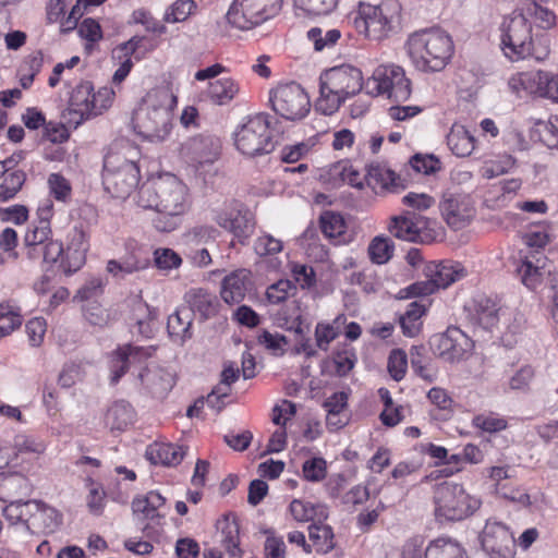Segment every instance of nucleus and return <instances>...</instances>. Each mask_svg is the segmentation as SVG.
Masks as SVG:
<instances>
[{
	"label": "nucleus",
	"mask_w": 558,
	"mask_h": 558,
	"mask_svg": "<svg viewBox=\"0 0 558 558\" xmlns=\"http://www.w3.org/2000/svg\"><path fill=\"white\" fill-rule=\"evenodd\" d=\"M395 243L386 235H376L367 247V254L373 264L385 265L393 256Z\"/></svg>",
	"instance_id": "obj_43"
},
{
	"label": "nucleus",
	"mask_w": 558,
	"mask_h": 558,
	"mask_svg": "<svg viewBox=\"0 0 558 558\" xmlns=\"http://www.w3.org/2000/svg\"><path fill=\"white\" fill-rule=\"evenodd\" d=\"M135 421V411L126 401L114 402L105 415L106 425L112 430H123Z\"/></svg>",
	"instance_id": "obj_37"
},
{
	"label": "nucleus",
	"mask_w": 558,
	"mask_h": 558,
	"mask_svg": "<svg viewBox=\"0 0 558 558\" xmlns=\"http://www.w3.org/2000/svg\"><path fill=\"white\" fill-rule=\"evenodd\" d=\"M341 38V32L337 28L323 29L320 27H312L307 32V39L313 44L316 51L331 49Z\"/></svg>",
	"instance_id": "obj_49"
},
{
	"label": "nucleus",
	"mask_w": 558,
	"mask_h": 558,
	"mask_svg": "<svg viewBox=\"0 0 558 558\" xmlns=\"http://www.w3.org/2000/svg\"><path fill=\"white\" fill-rule=\"evenodd\" d=\"M153 257L156 268L163 274H169L182 265L181 256L172 248L158 247L154 251Z\"/></svg>",
	"instance_id": "obj_52"
},
{
	"label": "nucleus",
	"mask_w": 558,
	"mask_h": 558,
	"mask_svg": "<svg viewBox=\"0 0 558 558\" xmlns=\"http://www.w3.org/2000/svg\"><path fill=\"white\" fill-rule=\"evenodd\" d=\"M430 345L442 360L458 362L472 351L473 341L460 328L449 327L444 333L432 337Z\"/></svg>",
	"instance_id": "obj_18"
},
{
	"label": "nucleus",
	"mask_w": 558,
	"mask_h": 558,
	"mask_svg": "<svg viewBox=\"0 0 558 558\" xmlns=\"http://www.w3.org/2000/svg\"><path fill=\"white\" fill-rule=\"evenodd\" d=\"M425 313V306L418 302L409 304L405 313L400 317V325L404 336L413 338L418 335L422 322L421 317Z\"/></svg>",
	"instance_id": "obj_47"
},
{
	"label": "nucleus",
	"mask_w": 558,
	"mask_h": 558,
	"mask_svg": "<svg viewBox=\"0 0 558 558\" xmlns=\"http://www.w3.org/2000/svg\"><path fill=\"white\" fill-rule=\"evenodd\" d=\"M388 230L399 240L423 244L442 236V228L436 220L411 213L391 217Z\"/></svg>",
	"instance_id": "obj_11"
},
{
	"label": "nucleus",
	"mask_w": 558,
	"mask_h": 558,
	"mask_svg": "<svg viewBox=\"0 0 558 558\" xmlns=\"http://www.w3.org/2000/svg\"><path fill=\"white\" fill-rule=\"evenodd\" d=\"M521 10L525 14L526 20H533L538 28L547 31L556 26V15L548 8L532 1L524 4Z\"/></svg>",
	"instance_id": "obj_46"
},
{
	"label": "nucleus",
	"mask_w": 558,
	"mask_h": 558,
	"mask_svg": "<svg viewBox=\"0 0 558 558\" xmlns=\"http://www.w3.org/2000/svg\"><path fill=\"white\" fill-rule=\"evenodd\" d=\"M515 160L510 155H501L495 159H489L482 167V175L492 179L509 172L514 168Z\"/></svg>",
	"instance_id": "obj_53"
},
{
	"label": "nucleus",
	"mask_w": 558,
	"mask_h": 558,
	"mask_svg": "<svg viewBox=\"0 0 558 558\" xmlns=\"http://www.w3.org/2000/svg\"><path fill=\"white\" fill-rule=\"evenodd\" d=\"M137 332L145 338H150L156 329L158 312L148 304L138 301L134 307Z\"/></svg>",
	"instance_id": "obj_45"
},
{
	"label": "nucleus",
	"mask_w": 558,
	"mask_h": 558,
	"mask_svg": "<svg viewBox=\"0 0 558 558\" xmlns=\"http://www.w3.org/2000/svg\"><path fill=\"white\" fill-rule=\"evenodd\" d=\"M185 241L191 244H202L214 241L219 236V231L208 225L195 226L185 233Z\"/></svg>",
	"instance_id": "obj_62"
},
{
	"label": "nucleus",
	"mask_w": 558,
	"mask_h": 558,
	"mask_svg": "<svg viewBox=\"0 0 558 558\" xmlns=\"http://www.w3.org/2000/svg\"><path fill=\"white\" fill-rule=\"evenodd\" d=\"M401 4L397 0H385L378 5L361 2L353 16V26L365 38L380 41L400 25Z\"/></svg>",
	"instance_id": "obj_6"
},
{
	"label": "nucleus",
	"mask_w": 558,
	"mask_h": 558,
	"mask_svg": "<svg viewBox=\"0 0 558 558\" xmlns=\"http://www.w3.org/2000/svg\"><path fill=\"white\" fill-rule=\"evenodd\" d=\"M320 229L326 238L335 244L351 242L352 235L348 232L347 222L341 214L325 211L320 216Z\"/></svg>",
	"instance_id": "obj_29"
},
{
	"label": "nucleus",
	"mask_w": 558,
	"mask_h": 558,
	"mask_svg": "<svg viewBox=\"0 0 558 558\" xmlns=\"http://www.w3.org/2000/svg\"><path fill=\"white\" fill-rule=\"evenodd\" d=\"M535 125L541 141L549 148L558 149V116H553L546 121H538Z\"/></svg>",
	"instance_id": "obj_56"
},
{
	"label": "nucleus",
	"mask_w": 558,
	"mask_h": 558,
	"mask_svg": "<svg viewBox=\"0 0 558 558\" xmlns=\"http://www.w3.org/2000/svg\"><path fill=\"white\" fill-rule=\"evenodd\" d=\"M47 323L43 317H34L25 325V332L32 347H39L45 339Z\"/></svg>",
	"instance_id": "obj_64"
},
{
	"label": "nucleus",
	"mask_w": 558,
	"mask_h": 558,
	"mask_svg": "<svg viewBox=\"0 0 558 558\" xmlns=\"http://www.w3.org/2000/svg\"><path fill=\"white\" fill-rule=\"evenodd\" d=\"M51 228L48 225L39 223L29 228L24 236L27 247V256L32 259L39 258V248L50 240Z\"/></svg>",
	"instance_id": "obj_44"
},
{
	"label": "nucleus",
	"mask_w": 558,
	"mask_h": 558,
	"mask_svg": "<svg viewBox=\"0 0 558 558\" xmlns=\"http://www.w3.org/2000/svg\"><path fill=\"white\" fill-rule=\"evenodd\" d=\"M257 342L263 345L267 351L274 355H283L288 347V339L286 336L278 332H270L263 330L257 337Z\"/></svg>",
	"instance_id": "obj_55"
},
{
	"label": "nucleus",
	"mask_w": 558,
	"mask_h": 558,
	"mask_svg": "<svg viewBox=\"0 0 558 558\" xmlns=\"http://www.w3.org/2000/svg\"><path fill=\"white\" fill-rule=\"evenodd\" d=\"M136 203L143 209L159 213L154 227L159 232L169 233L181 226L192 201L187 186L174 174L165 173L140 189Z\"/></svg>",
	"instance_id": "obj_1"
},
{
	"label": "nucleus",
	"mask_w": 558,
	"mask_h": 558,
	"mask_svg": "<svg viewBox=\"0 0 558 558\" xmlns=\"http://www.w3.org/2000/svg\"><path fill=\"white\" fill-rule=\"evenodd\" d=\"M22 325V315L10 303H0V339L11 335Z\"/></svg>",
	"instance_id": "obj_51"
},
{
	"label": "nucleus",
	"mask_w": 558,
	"mask_h": 558,
	"mask_svg": "<svg viewBox=\"0 0 558 558\" xmlns=\"http://www.w3.org/2000/svg\"><path fill=\"white\" fill-rule=\"evenodd\" d=\"M387 369L393 380L403 379L408 371L407 353L401 349L392 350L388 356Z\"/></svg>",
	"instance_id": "obj_57"
},
{
	"label": "nucleus",
	"mask_w": 558,
	"mask_h": 558,
	"mask_svg": "<svg viewBox=\"0 0 558 558\" xmlns=\"http://www.w3.org/2000/svg\"><path fill=\"white\" fill-rule=\"evenodd\" d=\"M211 219L220 228L232 233L241 243H244L254 232L253 214L236 199H228L213 208Z\"/></svg>",
	"instance_id": "obj_14"
},
{
	"label": "nucleus",
	"mask_w": 558,
	"mask_h": 558,
	"mask_svg": "<svg viewBox=\"0 0 558 558\" xmlns=\"http://www.w3.org/2000/svg\"><path fill=\"white\" fill-rule=\"evenodd\" d=\"M114 92L110 87H101L96 93L92 92L90 104L94 107L90 111V118L102 113L113 101Z\"/></svg>",
	"instance_id": "obj_63"
},
{
	"label": "nucleus",
	"mask_w": 558,
	"mask_h": 558,
	"mask_svg": "<svg viewBox=\"0 0 558 558\" xmlns=\"http://www.w3.org/2000/svg\"><path fill=\"white\" fill-rule=\"evenodd\" d=\"M464 276L465 270L460 263L445 262L430 265L426 269L427 280L413 283L410 292L413 296H426L439 289H446Z\"/></svg>",
	"instance_id": "obj_16"
},
{
	"label": "nucleus",
	"mask_w": 558,
	"mask_h": 558,
	"mask_svg": "<svg viewBox=\"0 0 558 558\" xmlns=\"http://www.w3.org/2000/svg\"><path fill=\"white\" fill-rule=\"evenodd\" d=\"M89 242L86 232L82 228H73L68 234L66 248L61 259L60 268L65 275H71L83 267Z\"/></svg>",
	"instance_id": "obj_21"
},
{
	"label": "nucleus",
	"mask_w": 558,
	"mask_h": 558,
	"mask_svg": "<svg viewBox=\"0 0 558 558\" xmlns=\"http://www.w3.org/2000/svg\"><path fill=\"white\" fill-rule=\"evenodd\" d=\"M144 389H146L154 397L166 396L174 386V374L167 368L157 364L145 365L144 369H140L136 374Z\"/></svg>",
	"instance_id": "obj_23"
},
{
	"label": "nucleus",
	"mask_w": 558,
	"mask_h": 558,
	"mask_svg": "<svg viewBox=\"0 0 558 558\" xmlns=\"http://www.w3.org/2000/svg\"><path fill=\"white\" fill-rule=\"evenodd\" d=\"M233 142L236 150L246 157L271 153L275 144L267 117L258 113L243 118L233 131Z\"/></svg>",
	"instance_id": "obj_8"
},
{
	"label": "nucleus",
	"mask_w": 558,
	"mask_h": 558,
	"mask_svg": "<svg viewBox=\"0 0 558 558\" xmlns=\"http://www.w3.org/2000/svg\"><path fill=\"white\" fill-rule=\"evenodd\" d=\"M440 209L447 223L454 229L464 227L475 216L474 203L465 194L446 193L440 202Z\"/></svg>",
	"instance_id": "obj_19"
},
{
	"label": "nucleus",
	"mask_w": 558,
	"mask_h": 558,
	"mask_svg": "<svg viewBox=\"0 0 558 558\" xmlns=\"http://www.w3.org/2000/svg\"><path fill=\"white\" fill-rule=\"evenodd\" d=\"M31 518L27 526L36 532L50 534L56 532L62 523L61 514L52 507L39 501L29 500Z\"/></svg>",
	"instance_id": "obj_25"
},
{
	"label": "nucleus",
	"mask_w": 558,
	"mask_h": 558,
	"mask_svg": "<svg viewBox=\"0 0 558 558\" xmlns=\"http://www.w3.org/2000/svg\"><path fill=\"white\" fill-rule=\"evenodd\" d=\"M93 85L89 82L80 83L72 92L69 110L78 119L75 121L77 124L83 120L90 118V110L94 108L90 104Z\"/></svg>",
	"instance_id": "obj_33"
},
{
	"label": "nucleus",
	"mask_w": 558,
	"mask_h": 558,
	"mask_svg": "<svg viewBox=\"0 0 558 558\" xmlns=\"http://www.w3.org/2000/svg\"><path fill=\"white\" fill-rule=\"evenodd\" d=\"M196 10L197 4L194 0H175L166 9L163 21L170 24L182 23L195 14Z\"/></svg>",
	"instance_id": "obj_48"
},
{
	"label": "nucleus",
	"mask_w": 558,
	"mask_h": 558,
	"mask_svg": "<svg viewBox=\"0 0 558 558\" xmlns=\"http://www.w3.org/2000/svg\"><path fill=\"white\" fill-rule=\"evenodd\" d=\"M175 106L177 97L166 88L148 93L133 113L135 132L148 142H165L172 130Z\"/></svg>",
	"instance_id": "obj_3"
},
{
	"label": "nucleus",
	"mask_w": 558,
	"mask_h": 558,
	"mask_svg": "<svg viewBox=\"0 0 558 558\" xmlns=\"http://www.w3.org/2000/svg\"><path fill=\"white\" fill-rule=\"evenodd\" d=\"M248 283L250 271L246 269H239L229 274L221 282V299L228 304H238L242 302L247 292Z\"/></svg>",
	"instance_id": "obj_28"
},
{
	"label": "nucleus",
	"mask_w": 558,
	"mask_h": 558,
	"mask_svg": "<svg viewBox=\"0 0 558 558\" xmlns=\"http://www.w3.org/2000/svg\"><path fill=\"white\" fill-rule=\"evenodd\" d=\"M303 476L308 482H320L327 475V462L322 457L306 460L302 466Z\"/></svg>",
	"instance_id": "obj_60"
},
{
	"label": "nucleus",
	"mask_w": 558,
	"mask_h": 558,
	"mask_svg": "<svg viewBox=\"0 0 558 558\" xmlns=\"http://www.w3.org/2000/svg\"><path fill=\"white\" fill-rule=\"evenodd\" d=\"M501 49L511 61L532 54V26L521 9L514 10L501 23Z\"/></svg>",
	"instance_id": "obj_9"
},
{
	"label": "nucleus",
	"mask_w": 558,
	"mask_h": 558,
	"mask_svg": "<svg viewBox=\"0 0 558 558\" xmlns=\"http://www.w3.org/2000/svg\"><path fill=\"white\" fill-rule=\"evenodd\" d=\"M347 322L344 315H338L331 323L320 322L315 327V341L318 349L327 351L329 344L340 335Z\"/></svg>",
	"instance_id": "obj_40"
},
{
	"label": "nucleus",
	"mask_w": 558,
	"mask_h": 558,
	"mask_svg": "<svg viewBox=\"0 0 558 558\" xmlns=\"http://www.w3.org/2000/svg\"><path fill=\"white\" fill-rule=\"evenodd\" d=\"M308 537L317 553L327 554L333 548V533L328 525H311Z\"/></svg>",
	"instance_id": "obj_50"
},
{
	"label": "nucleus",
	"mask_w": 558,
	"mask_h": 558,
	"mask_svg": "<svg viewBox=\"0 0 558 558\" xmlns=\"http://www.w3.org/2000/svg\"><path fill=\"white\" fill-rule=\"evenodd\" d=\"M289 509L292 517L299 522H307L316 515H325V508L323 506H314L300 499H294L290 504Z\"/></svg>",
	"instance_id": "obj_54"
},
{
	"label": "nucleus",
	"mask_w": 558,
	"mask_h": 558,
	"mask_svg": "<svg viewBox=\"0 0 558 558\" xmlns=\"http://www.w3.org/2000/svg\"><path fill=\"white\" fill-rule=\"evenodd\" d=\"M192 320L193 312L190 307L179 308L169 316L168 332L175 343L183 344L186 340L191 339Z\"/></svg>",
	"instance_id": "obj_31"
},
{
	"label": "nucleus",
	"mask_w": 558,
	"mask_h": 558,
	"mask_svg": "<svg viewBox=\"0 0 558 558\" xmlns=\"http://www.w3.org/2000/svg\"><path fill=\"white\" fill-rule=\"evenodd\" d=\"M13 163L12 159L0 162V172L3 174L0 183V202L13 198L25 182V174L22 171H9Z\"/></svg>",
	"instance_id": "obj_38"
},
{
	"label": "nucleus",
	"mask_w": 558,
	"mask_h": 558,
	"mask_svg": "<svg viewBox=\"0 0 558 558\" xmlns=\"http://www.w3.org/2000/svg\"><path fill=\"white\" fill-rule=\"evenodd\" d=\"M48 187L50 194L58 202L68 203L72 196V186L63 175L51 173L48 178Z\"/></svg>",
	"instance_id": "obj_58"
},
{
	"label": "nucleus",
	"mask_w": 558,
	"mask_h": 558,
	"mask_svg": "<svg viewBox=\"0 0 558 558\" xmlns=\"http://www.w3.org/2000/svg\"><path fill=\"white\" fill-rule=\"evenodd\" d=\"M500 307L489 298L480 295L469 307V319L475 327L492 330L499 322Z\"/></svg>",
	"instance_id": "obj_26"
},
{
	"label": "nucleus",
	"mask_w": 558,
	"mask_h": 558,
	"mask_svg": "<svg viewBox=\"0 0 558 558\" xmlns=\"http://www.w3.org/2000/svg\"><path fill=\"white\" fill-rule=\"evenodd\" d=\"M396 174L387 166L371 163L367 168L366 182L376 192L389 190L395 185Z\"/></svg>",
	"instance_id": "obj_41"
},
{
	"label": "nucleus",
	"mask_w": 558,
	"mask_h": 558,
	"mask_svg": "<svg viewBox=\"0 0 558 558\" xmlns=\"http://www.w3.org/2000/svg\"><path fill=\"white\" fill-rule=\"evenodd\" d=\"M14 450L13 464L20 465L24 472H31L46 451V444L38 437L17 435L14 438Z\"/></svg>",
	"instance_id": "obj_22"
},
{
	"label": "nucleus",
	"mask_w": 558,
	"mask_h": 558,
	"mask_svg": "<svg viewBox=\"0 0 558 558\" xmlns=\"http://www.w3.org/2000/svg\"><path fill=\"white\" fill-rule=\"evenodd\" d=\"M434 504L438 520L459 521L477 511L482 500L469 494L459 483L442 482L435 487Z\"/></svg>",
	"instance_id": "obj_7"
},
{
	"label": "nucleus",
	"mask_w": 558,
	"mask_h": 558,
	"mask_svg": "<svg viewBox=\"0 0 558 558\" xmlns=\"http://www.w3.org/2000/svg\"><path fill=\"white\" fill-rule=\"evenodd\" d=\"M280 7L281 0H233L226 19L232 27L248 31L274 17Z\"/></svg>",
	"instance_id": "obj_12"
},
{
	"label": "nucleus",
	"mask_w": 558,
	"mask_h": 558,
	"mask_svg": "<svg viewBox=\"0 0 558 558\" xmlns=\"http://www.w3.org/2000/svg\"><path fill=\"white\" fill-rule=\"evenodd\" d=\"M425 558H465V551L450 538H438L426 547Z\"/></svg>",
	"instance_id": "obj_42"
},
{
	"label": "nucleus",
	"mask_w": 558,
	"mask_h": 558,
	"mask_svg": "<svg viewBox=\"0 0 558 558\" xmlns=\"http://www.w3.org/2000/svg\"><path fill=\"white\" fill-rule=\"evenodd\" d=\"M546 258L538 254L535 256H524L522 264L518 268L522 283L530 290H535L543 280L542 269L545 267Z\"/></svg>",
	"instance_id": "obj_36"
},
{
	"label": "nucleus",
	"mask_w": 558,
	"mask_h": 558,
	"mask_svg": "<svg viewBox=\"0 0 558 558\" xmlns=\"http://www.w3.org/2000/svg\"><path fill=\"white\" fill-rule=\"evenodd\" d=\"M545 72L517 73L509 78L508 85L514 93L526 92L543 96Z\"/></svg>",
	"instance_id": "obj_39"
},
{
	"label": "nucleus",
	"mask_w": 558,
	"mask_h": 558,
	"mask_svg": "<svg viewBox=\"0 0 558 558\" xmlns=\"http://www.w3.org/2000/svg\"><path fill=\"white\" fill-rule=\"evenodd\" d=\"M472 424L486 433H497L507 427V421L495 413L478 414L473 417Z\"/></svg>",
	"instance_id": "obj_59"
},
{
	"label": "nucleus",
	"mask_w": 558,
	"mask_h": 558,
	"mask_svg": "<svg viewBox=\"0 0 558 558\" xmlns=\"http://www.w3.org/2000/svg\"><path fill=\"white\" fill-rule=\"evenodd\" d=\"M165 504L166 499L158 492H149L132 501L133 514L144 525V530L155 529L161 525L163 520L165 514L161 510Z\"/></svg>",
	"instance_id": "obj_20"
},
{
	"label": "nucleus",
	"mask_w": 558,
	"mask_h": 558,
	"mask_svg": "<svg viewBox=\"0 0 558 558\" xmlns=\"http://www.w3.org/2000/svg\"><path fill=\"white\" fill-rule=\"evenodd\" d=\"M371 96H384L395 101H407L411 96V82L397 64H380L364 83Z\"/></svg>",
	"instance_id": "obj_10"
},
{
	"label": "nucleus",
	"mask_w": 558,
	"mask_h": 558,
	"mask_svg": "<svg viewBox=\"0 0 558 558\" xmlns=\"http://www.w3.org/2000/svg\"><path fill=\"white\" fill-rule=\"evenodd\" d=\"M447 144L454 155L466 157L475 148V138L464 125L454 123L447 135Z\"/></svg>",
	"instance_id": "obj_35"
},
{
	"label": "nucleus",
	"mask_w": 558,
	"mask_h": 558,
	"mask_svg": "<svg viewBox=\"0 0 558 558\" xmlns=\"http://www.w3.org/2000/svg\"><path fill=\"white\" fill-rule=\"evenodd\" d=\"M272 110L289 121L304 119L311 110L310 97L300 84H278L269 90Z\"/></svg>",
	"instance_id": "obj_13"
},
{
	"label": "nucleus",
	"mask_w": 558,
	"mask_h": 558,
	"mask_svg": "<svg viewBox=\"0 0 558 558\" xmlns=\"http://www.w3.org/2000/svg\"><path fill=\"white\" fill-rule=\"evenodd\" d=\"M141 151L126 140L114 141L104 157L102 185L116 198H128L140 182Z\"/></svg>",
	"instance_id": "obj_2"
},
{
	"label": "nucleus",
	"mask_w": 558,
	"mask_h": 558,
	"mask_svg": "<svg viewBox=\"0 0 558 558\" xmlns=\"http://www.w3.org/2000/svg\"><path fill=\"white\" fill-rule=\"evenodd\" d=\"M535 371L531 365H522L509 378L508 387L513 391H527L532 380L534 379Z\"/></svg>",
	"instance_id": "obj_61"
},
{
	"label": "nucleus",
	"mask_w": 558,
	"mask_h": 558,
	"mask_svg": "<svg viewBox=\"0 0 558 558\" xmlns=\"http://www.w3.org/2000/svg\"><path fill=\"white\" fill-rule=\"evenodd\" d=\"M149 259L142 256L138 251H132L120 259L107 262L106 270L116 280H124L128 276L145 270L149 267Z\"/></svg>",
	"instance_id": "obj_27"
},
{
	"label": "nucleus",
	"mask_w": 558,
	"mask_h": 558,
	"mask_svg": "<svg viewBox=\"0 0 558 558\" xmlns=\"http://www.w3.org/2000/svg\"><path fill=\"white\" fill-rule=\"evenodd\" d=\"M405 50L412 65L421 72H439L449 63L454 46L450 35L437 27L409 35Z\"/></svg>",
	"instance_id": "obj_4"
},
{
	"label": "nucleus",
	"mask_w": 558,
	"mask_h": 558,
	"mask_svg": "<svg viewBox=\"0 0 558 558\" xmlns=\"http://www.w3.org/2000/svg\"><path fill=\"white\" fill-rule=\"evenodd\" d=\"M184 454L185 451L182 446L166 442L151 444L146 448L145 452L147 460L151 463L167 466L178 465Z\"/></svg>",
	"instance_id": "obj_30"
},
{
	"label": "nucleus",
	"mask_w": 558,
	"mask_h": 558,
	"mask_svg": "<svg viewBox=\"0 0 558 558\" xmlns=\"http://www.w3.org/2000/svg\"><path fill=\"white\" fill-rule=\"evenodd\" d=\"M363 87V74L360 69L350 64L330 68L319 76V97L315 108L323 114L330 116Z\"/></svg>",
	"instance_id": "obj_5"
},
{
	"label": "nucleus",
	"mask_w": 558,
	"mask_h": 558,
	"mask_svg": "<svg viewBox=\"0 0 558 558\" xmlns=\"http://www.w3.org/2000/svg\"><path fill=\"white\" fill-rule=\"evenodd\" d=\"M155 351L153 345L126 343L118 347L110 361L111 381L118 383L129 371L136 376L140 369L145 368L144 364L153 357Z\"/></svg>",
	"instance_id": "obj_15"
},
{
	"label": "nucleus",
	"mask_w": 558,
	"mask_h": 558,
	"mask_svg": "<svg viewBox=\"0 0 558 558\" xmlns=\"http://www.w3.org/2000/svg\"><path fill=\"white\" fill-rule=\"evenodd\" d=\"M220 140L210 135H198L190 138L183 145V154L198 165L213 163L219 157Z\"/></svg>",
	"instance_id": "obj_24"
},
{
	"label": "nucleus",
	"mask_w": 558,
	"mask_h": 558,
	"mask_svg": "<svg viewBox=\"0 0 558 558\" xmlns=\"http://www.w3.org/2000/svg\"><path fill=\"white\" fill-rule=\"evenodd\" d=\"M481 544L490 558H514L515 541L510 529L497 520H487L481 534Z\"/></svg>",
	"instance_id": "obj_17"
},
{
	"label": "nucleus",
	"mask_w": 558,
	"mask_h": 558,
	"mask_svg": "<svg viewBox=\"0 0 558 558\" xmlns=\"http://www.w3.org/2000/svg\"><path fill=\"white\" fill-rule=\"evenodd\" d=\"M240 93L239 83L232 77H221L209 82L207 96L210 101L218 106L230 104Z\"/></svg>",
	"instance_id": "obj_34"
},
{
	"label": "nucleus",
	"mask_w": 558,
	"mask_h": 558,
	"mask_svg": "<svg viewBox=\"0 0 558 558\" xmlns=\"http://www.w3.org/2000/svg\"><path fill=\"white\" fill-rule=\"evenodd\" d=\"M220 543L231 557L241 558L240 526L235 518L225 517L217 522Z\"/></svg>",
	"instance_id": "obj_32"
}]
</instances>
